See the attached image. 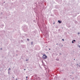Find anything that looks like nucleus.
I'll use <instances>...</instances> for the list:
<instances>
[{"mask_svg": "<svg viewBox=\"0 0 80 80\" xmlns=\"http://www.w3.org/2000/svg\"><path fill=\"white\" fill-rule=\"evenodd\" d=\"M42 57L44 58V59H46L47 58V56L45 55V54H43Z\"/></svg>", "mask_w": 80, "mask_h": 80, "instance_id": "f257e3e1", "label": "nucleus"}, {"mask_svg": "<svg viewBox=\"0 0 80 80\" xmlns=\"http://www.w3.org/2000/svg\"><path fill=\"white\" fill-rule=\"evenodd\" d=\"M58 22H59V23H62V22L60 21L59 20L58 21Z\"/></svg>", "mask_w": 80, "mask_h": 80, "instance_id": "f03ea898", "label": "nucleus"}, {"mask_svg": "<svg viewBox=\"0 0 80 80\" xmlns=\"http://www.w3.org/2000/svg\"><path fill=\"white\" fill-rule=\"evenodd\" d=\"M27 40L28 41H29V40H30V39H27Z\"/></svg>", "mask_w": 80, "mask_h": 80, "instance_id": "7ed1b4c3", "label": "nucleus"}, {"mask_svg": "<svg viewBox=\"0 0 80 80\" xmlns=\"http://www.w3.org/2000/svg\"><path fill=\"white\" fill-rule=\"evenodd\" d=\"M72 41H73V42H75V40H73Z\"/></svg>", "mask_w": 80, "mask_h": 80, "instance_id": "20e7f679", "label": "nucleus"}, {"mask_svg": "<svg viewBox=\"0 0 80 80\" xmlns=\"http://www.w3.org/2000/svg\"><path fill=\"white\" fill-rule=\"evenodd\" d=\"M72 43H73V41H72Z\"/></svg>", "mask_w": 80, "mask_h": 80, "instance_id": "39448f33", "label": "nucleus"}, {"mask_svg": "<svg viewBox=\"0 0 80 80\" xmlns=\"http://www.w3.org/2000/svg\"><path fill=\"white\" fill-rule=\"evenodd\" d=\"M62 40L63 41H64V39H62Z\"/></svg>", "mask_w": 80, "mask_h": 80, "instance_id": "423d86ee", "label": "nucleus"}, {"mask_svg": "<svg viewBox=\"0 0 80 80\" xmlns=\"http://www.w3.org/2000/svg\"><path fill=\"white\" fill-rule=\"evenodd\" d=\"M78 35H79V34H80V32H78Z\"/></svg>", "mask_w": 80, "mask_h": 80, "instance_id": "0eeeda50", "label": "nucleus"}, {"mask_svg": "<svg viewBox=\"0 0 80 80\" xmlns=\"http://www.w3.org/2000/svg\"><path fill=\"white\" fill-rule=\"evenodd\" d=\"M26 78H28V77H26Z\"/></svg>", "mask_w": 80, "mask_h": 80, "instance_id": "6e6552de", "label": "nucleus"}, {"mask_svg": "<svg viewBox=\"0 0 80 80\" xmlns=\"http://www.w3.org/2000/svg\"><path fill=\"white\" fill-rule=\"evenodd\" d=\"M9 69L10 70L11 69L10 68H9Z\"/></svg>", "mask_w": 80, "mask_h": 80, "instance_id": "1a4fd4ad", "label": "nucleus"}, {"mask_svg": "<svg viewBox=\"0 0 80 80\" xmlns=\"http://www.w3.org/2000/svg\"><path fill=\"white\" fill-rule=\"evenodd\" d=\"M79 48H80V46H79Z\"/></svg>", "mask_w": 80, "mask_h": 80, "instance_id": "9d476101", "label": "nucleus"}, {"mask_svg": "<svg viewBox=\"0 0 80 80\" xmlns=\"http://www.w3.org/2000/svg\"><path fill=\"white\" fill-rule=\"evenodd\" d=\"M53 24H55V22H54V23H53Z\"/></svg>", "mask_w": 80, "mask_h": 80, "instance_id": "9b49d317", "label": "nucleus"}, {"mask_svg": "<svg viewBox=\"0 0 80 80\" xmlns=\"http://www.w3.org/2000/svg\"><path fill=\"white\" fill-rule=\"evenodd\" d=\"M26 70L25 69H24V70Z\"/></svg>", "mask_w": 80, "mask_h": 80, "instance_id": "f8f14e48", "label": "nucleus"}, {"mask_svg": "<svg viewBox=\"0 0 80 80\" xmlns=\"http://www.w3.org/2000/svg\"><path fill=\"white\" fill-rule=\"evenodd\" d=\"M74 60H75V59H74Z\"/></svg>", "mask_w": 80, "mask_h": 80, "instance_id": "ddd939ff", "label": "nucleus"}]
</instances>
